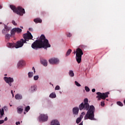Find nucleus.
<instances>
[{"instance_id":"f3484780","label":"nucleus","mask_w":125,"mask_h":125,"mask_svg":"<svg viewBox=\"0 0 125 125\" xmlns=\"http://www.w3.org/2000/svg\"><path fill=\"white\" fill-rule=\"evenodd\" d=\"M34 21L35 22V23H42V21L40 18H36L34 20Z\"/></svg>"},{"instance_id":"c756f323","label":"nucleus","mask_w":125,"mask_h":125,"mask_svg":"<svg viewBox=\"0 0 125 125\" xmlns=\"http://www.w3.org/2000/svg\"><path fill=\"white\" fill-rule=\"evenodd\" d=\"M29 110H30V106H26L25 109V111L27 112H29Z\"/></svg>"},{"instance_id":"6ab92c4d","label":"nucleus","mask_w":125,"mask_h":125,"mask_svg":"<svg viewBox=\"0 0 125 125\" xmlns=\"http://www.w3.org/2000/svg\"><path fill=\"white\" fill-rule=\"evenodd\" d=\"M16 33V29L13 28L11 31V36H13L14 35H15V33Z\"/></svg>"},{"instance_id":"2f4dec72","label":"nucleus","mask_w":125,"mask_h":125,"mask_svg":"<svg viewBox=\"0 0 125 125\" xmlns=\"http://www.w3.org/2000/svg\"><path fill=\"white\" fill-rule=\"evenodd\" d=\"M75 83L77 86H81V84H80L78 82L75 81Z\"/></svg>"},{"instance_id":"c03bdc74","label":"nucleus","mask_w":125,"mask_h":125,"mask_svg":"<svg viewBox=\"0 0 125 125\" xmlns=\"http://www.w3.org/2000/svg\"><path fill=\"white\" fill-rule=\"evenodd\" d=\"M1 8H2V6L0 5V9H1Z\"/></svg>"},{"instance_id":"72a5a7b5","label":"nucleus","mask_w":125,"mask_h":125,"mask_svg":"<svg viewBox=\"0 0 125 125\" xmlns=\"http://www.w3.org/2000/svg\"><path fill=\"white\" fill-rule=\"evenodd\" d=\"M101 105L102 107H104V106H105V103H104V101L101 102Z\"/></svg>"},{"instance_id":"412c9836","label":"nucleus","mask_w":125,"mask_h":125,"mask_svg":"<svg viewBox=\"0 0 125 125\" xmlns=\"http://www.w3.org/2000/svg\"><path fill=\"white\" fill-rule=\"evenodd\" d=\"M71 52H72V49H68L66 53V55H65L66 56H69V55L71 54Z\"/></svg>"},{"instance_id":"e433bc0d","label":"nucleus","mask_w":125,"mask_h":125,"mask_svg":"<svg viewBox=\"0 0 125 125\" xmlns=\"http://www.w3.org/2000/svg\"><path fill=\"white\" fill-rule=\"evenodd\" d=\"M4 123V120H0V125H1V124H3Z\"/></svg>"},{"instance_id":"6e6552de","label":"nucleus","mask_w":125,"mask_h":125,"mask_svg":"<svg viewBox=\"0 0 125 125\" xmlns=\"http://www.w3.org/2000/svg\"><path fill=\"white\" fill-rule=\"evenodd\" d=\"M48 119V117L47 116V115L41 114L39 116L40 122H46Z\"/></svg>"},{"instance_id":"a18cd8bd","label":"nucleus","mask_w":125,"mask_h":125,"mask_svg":"<svg viewBox=\"0 0 125 125\" xmlns=\"http://www.w3.org/2000/svg\"><path fill=\"white\" fill-rule=\"evenodd\" d=\"M79 125H83V122H82L81 123H80Z\"/></svg>"},{"instance_id":"3c124183","label":"nucleus","mask_w":125,"mask_h":125,"mask_svg":"<svg viewBox=\"0 0 125 125\" xmlns=\"http://www.w3.org/2000/svg\"><path fill=\"white\" fill-rule=\"evenodd\" d=\"M5 76H7V75H6V74H5Z\"/></svg>"},{"instance_id":"b1692460","label":"nucleus","mask_w":125,"mask_h":125,"mask_svg":"<svg viewBox=\"0 0 125 125\" xmlns=\"http://www.w3.org/2000/svg\"><path fill=\"white\" fill-rule=\"evenodd\" d=\"M117 104L118 106H120L121 107H123V106H124V104L121 102H117Z\"/></svg>"},{"instance_id":"473e14b6","label":"nucleus","mask_w":125,"mask_h":125,"mask_svg":"<svg viewBox=\"0 0 125 125\" xmlns=\"http://www.w3.org/2000/svg\"><path fill=\"white\" fill-rule=\"evenodd\" d=\"M55 90H59L60 89V86L59 85H57L55 88Z\"/></svg>"},{"instance_id":"ddd939ff","label":"nucleus","mask_w":125,"mask_h":125,"mask_svg":"<svg viewBox=\"0 0 125 125\" xmlns=\"http://www.w3.org/2000/svg\"><path fill=\"white\" fill-rule=\"evenodd\" d=\"M51 125H60V123H59V121H58L57 120H55L51 122Z\"/></svg>"},{"instance_id":"7c9ffc66","label":"nucleus","mask_w":125,"mask_h":125,"mask_svg":"<svg viewBox=\"0 0 125 125\" xmlns=\"http://www.w3.org/2000/svg\"><path fill=\"white\" fill-rule=\"evenodd\" d=\"M39 75H37L35 76H34V81H38V80H39Z\"/></svg>"},{"instance_id":"0eeeda50","label":"nucleus","mask_w":125,"mask_h":125,"mask_svg":"<svg viewBox=\"0 0 125 125\" xmlns=\"http://www.w3.org/2000/svg\"><path fill=\"white\" fill-rule=\"evenodd\" d=\"M4 80L7 83H8L10 86H11V85H12V83H13V82H14L13 78L11 77H4Z\"/></svg>"},{"instance_id":"4c0bfd02","label":"nucleus","mask_w":125,"mask_h":125,"mask_svg":"<svg viewBox=\"0 0 125 125\" xmlns=\"http://www.w3.org/2000/svg\"><path fill=\"white\" fill-rule=\"evenodd\" d=\"M16 125H20V122H17L16 123Z\"/></svg>"},{"instance_id":"20e7f679","label":"nucleus","mask_w":125,"mask_h":125,"mask_svg":"<svg viewBox=\"0 0 125 125\" xmlns=\"http://www.w3.org/2000/svg\"><path fill=\"white\" fill-rule=\"evenodd\" d=\"M10 8L15 13L18 14V15H20L21 16H23V14H25V9L22 8L21 6H18L16 8L14 5H10Z\"/></svg>"},{"instance_id":"a211bd4d","label":"nucleus","mask_w":125,"mask_h":125,"mask_svg":"<svg viewBox=\"0 0 125 125\" xmlns=\"http://www.w3.org/2000/svg\"><path fill=\"white\" fill-rule=\"evenodd\" d=\"M11 35L9 34H6L5 36V39L7 40V41H9L10 40V38H11Z\"/></svg>"},{"instance_id":"aec40b11","label":"nucleus","mask_w":125,"mask_h":125,"mask_svg":"<svg viewBox=\"0 0 125 125\" xmlns=\"http://www.w3.org/2000/svg\"><path fill=\"white\" fill-rule=\"evenodd\" d=\"M49 97H50V98H56V94H55V93H52L49 95Z\"/></svg>"},{"instance_id":"dca6fc26","label":"nucleus","mask_w":125,"mask_h":125,"mask_svg":"<svg viewBox=\"0 0 125 125\" xmlns=\"http://www.w3.org/2000/svg\"><path fill=\"white\" fill-rule=\"evenodd\" d=\"M24 64V62L23 60L20 61L18 63V66L22 67V66H23Z\"/></svg>"},{"instance_id":"2eb2a0df","label":"nucleus","mask_w":125,"mask_h":125,"mask_svg":"<svg viewBox=\"0 0 125 125\" xmlns=\"http://www.w3.org/2000/svg\"><path fill=\"white\" fill-rule=\"evenodd\" d=\"M23 97H22V95H21L20 94H17L15 95V98L17 99V100H20L22 99Z\"/></svg>"},{"instance_id":"8fccbe9b","label":"nucleus","mask_w":125,"mask_h":125,"mask_svg":"<svg viewBox=\"0 0 125 125\" xmlns=\"http://www.w3.org/2000/svg\"><path fill=\"white\" fill-rule=\"evenodd\" d=\"M21 28L22 29H23V27H21Z\"/></svg>"},{"instance_id":"ea45409f","label":"nucleus","mask_w":125,"mask_h":125,"mask_svg":"<svg viewBox=\"0 0 125 125\" xmlns=\"http://www.w3.org/2000/svg\"><path fill=\"white\" fill-rule=\"evenodd\" d=\"M92 92H95V88L92 89Z\"/></svg>"},{"instance_id":"f257e3e1","label":"nucleus","mask_w":125,"mask_h":125,"mask_svg":"<svg viewBox=\"0 0 125 125\" xmlns=\"http://www.w3.org/2000/svg\"><path fill=\"white\" fill-rule=\"evenodd\" d=\"M84 103H81L79 105V110H86L87 111L85 114L84 119V120H90L91 121H95L94 113L95 112V107L93 105L89 106L88 104V99L85 98L83 100Z\"/></svg>"},{"instance_id":"f704fd0d","label":"nucleus","mask_w":125,"mask_h":125,"mask_svg":"<svg viewBox=\"0 0 125 125\" xmlns=\"http://www.w3.org/2000/svg\"><path fill=\"white\" fill-rule=\"evenodd\" d=\"M67 37H68V38H71V37H72V34H71L70 33H67Z\"/></svg>"},{"instance_id":"393cba45","label":"nucleus","mask_w":125,"mask_h":125,"mask_svg":"<svg viewBox=\"0 0 125 125\" xmlns=\"http://www.w3.org/2000/svg\"><path fill=\"white\" fill-rule=\"evenodd\" d=\"M84 115H85V112H82L79 118L80 119H81V120H82V119H83V116H84Z\"/></svg>"},{"instance_id":"1a4fd4ad","label":"nucleus","mask_w":125,"mask_h":125,"mask_svg":"<svg viewBox=\"0 0 125 125\" xmlns=\"http://www.w3.org/2000/svg\"><path fill=\"white\" fill-rule=\"evenodd\" d=\"M49 62L52 65H54V64H58V63H59V60L55 58H52L49 60Z\"/></svg>"},{"instance_id":"de8ad7c7","label":"nucleus","mask_w":125,"mask_h":125,"mask_svg":"<svg viewBox=\"0 0 125 125\" xmlns=\"http://www.w3.org/2000/svg\"><path fill=\"white\" fill-rule=\"evenodd\" d=\"M74 54H76V52H74Z\"/></svg>"},{"instance_id":"c85d7f7f","label":"nucleus","mask_w":125,"mask_h":125,"mask_svg":"<svg viewBox=\"0 0 125 125\" xmlns=\"http://www.w3.org/2000/svg\"><path fill=\"white\" fill-rule=\"evenodd\" d=\"M85 90L87 92H89V91H90V89H89V88L88 86H85Z\"/></svg>"},{"instance_id":"39448f33","label":"nucleus","mask_w":125,"mask_h":125,"mask_svg":"<svg viewBox=\"0 0 125 125\" xmlns=\"http://www.w3.org/2000/svg\"><path fill=\"white\" fill-rule=\"evenodd\" d=\"M76 60L78 64H80L82 62V56L83 55V50L80 48H78L76 49Z\"/></svg>"},{"instance_id":"a878e982","label":"nucleus","mask_w":125,"mask_h":125,"mask_svg":"<svg viewBox=\"0 0 125 125\" xmlns=\"http://www.w3.org/2000/svg\"><path fill=\"white\" fill-rule=\"evenodd\" d=\"M23 110V108H19L18 109V112L19 113V114H21Z\"/></svg>"},{"instance_id":"7ed1b4c3","label":"nucleus","mask_w":125,"mask_h":125,"mask_svg":"<svg viewBox=\"0 0 125 125\" xmlns=\"http://www.w3.org/2000/svg\"><path fill=\"white\" fill-rule=\"evenodd\" d=\"M51 45L48 42V40L45 38V36L42 34L38 40L35 41L31 45V47L33 49L37 48H45L46 49L48 47H50Z\"/></svg>"},{"instance_id":"cd10ccee","label":"nucleus","mask_w":125,"mask_h":125,"mask_svg":"<svg viewBox=\"0 0 125 125\" xmlns=\"http://www.w3.org/2000/svg\"><path fill=\"white\" fill-rule=\"evenodd\" d=\"M34 76V73L33 72H29L28 73V77L32 78Z\"/></svg>"},{"instance_id":"603ef678","label":"nucleus","mask_w":125,"mask_h":125,"mask_svg":"<svg viewBox=\"0 0 125 125\" xmlns=\"http://www.w3.org/2000/svg\"><path fill=\"white\" fill-rule=\"evenodd\" d=\"M0 24H1V22H0Z\"/></svg>"},{"instance_id":"9d476101","label":"nucleus","mask_w":125,"mask_h":125,"mask_svg":"<svg viewBox=\"0 0 125 125\" xmlns=\"http://www.w3.org/2000/svg\"><path fill=\"white\" fill-rule=\"evenodd\" d=\"M10 31V27L4 25V29L2 31V33L3 35L7 34Z\"/></svg>"},{"instance_id":"f8f14e48","label":"nucleus","mask_w":125,"mask_h":125,"mask_svg":"<svg viewBox=\"0 0 125 125\" xmlns=\"http://www.w3.org/2000/svg\"><path fill=\"white\" fill-rule=\"evenodd\" d=\"M41 63L43 65V66H45V67H46L47 66V61L46 60H44L43 59H41Z\"/></svg>"},{"instance_id":"5701e85b","label":"nucleus","mask_w":125,"mask_h":125,"mask_svg":"<svg viewBox=\"0 0 125 125\" xmlns=\"http://www.w3.org/2000/svg\"><path fill=\"white\" fill-rule=\"evenodd\" d=\"M16 29V32H17V33H21V32H22V29H21L20 28H15Z\"/></svg>"},{"instance_id":"bb28decb","label":"nucleus","mask_w":125,"mask_h":125,"mask_svg":"<svg viewBox=\"0 0 125 125\" xmlns=\"http://www.w3.org/2000/svg\"><path fill=\"white\" fill-rule=\"evenodd\" d=\"M82 122V119L80 118H78L76 120V123L80 124Z\"/></svg>"},{"instance_id":"4468645a","label":"nucleus","mask_w":125,"mask_h":125,"mask_svg":"<svg viewBox=\"0 0 125 125\" xmlns=\"http://www.w3.org/2000/svg\"><path fill=\"white\" fill-rule=\"evenodd\" d=\"M79 108L78 107H74L73 109V113L74 115H78L79 114Z\"/></svg>"},{"instance_id":"f03ea898","label":"nucleus","mask_w":125,"mask_h":125,"mask_svg":"<svg viewBox=\"0 0 125 125\" xmlns=\"http://www.w3.org/2000/svg\"><path fill=\"white\" fill-rule=\"evenodd\" d=\"M23 39H21L16 43H8L7 46L9 48H20L24 45V43H27V42H29V40H32L33 39V35L30 33V31H27V33L23 35Z\"/></svg>"},{"instance_id":"4be33fe9","label":"nucleus","mask_w":125,"mask_h":125,"mask_svg":"<svg viewBox=\"0 0 125 125\" xmlns=\"http://www.w3.org/2000/svg\"><path fill=\"white\" fill-rule=\"evenodd\" d=\"M69 75L70 77H74V76H75V74H74V72L72 70L69 71Z\"/></svg>"},{"instance_id":"49530a36","label":"nucleus","mask_w":125,"mask_h":125,"mask_svg":"<svg viewBox=\"0 0 125 125\" xmlns=\"http://www.w3.org/2000/svg\"><path fill=\"white\" fill-rule=\"evenodd\" d=\"M12 95H13V97H14V95L13 94H12Z\"/></svg>"},{"instance_id":"58836bf2","label":"nucleus","mask_w":125,"mask_h":125,"mask_svg":"<svg viewBox=\"0 0 125 125\" xmlns=\"http://www.w3.org/2000/svg\"><path fill=\"white\" fill-rule=\"evenodd\" d=\"M32 70H34V73H36V70L35 69V67H32Z\"/></svg>"},{"instance_id":"9b49d317","label":"nucleus","mask_w":125,"mask_h":125,"mask_svg":"<svg viewBox=\"0 0 125 125\" xmlns=\"http://www.w3.org/2000/svg\"><path fill=\"white\" fill-rule=\"evenodd\" d=\"M37 90V85H32L29 88V92H31V93H33V92H34V91H36Z\"/></svg>"},{"instance_id":"c9c22d12","label":"nucleus","mask_w":125,"mask_h":125,"mask_svg":"<svg viewBox=\"0 0 125 125\" xmlns=\"http://www.w3.org/2000/svg\"><path fill=\"white\" fill-rule=\"evenodd\" d=\"M12 23L14 25V26H16L17 25V23L14 21H12Z\"/></svg>"},{"instance_id":"09e8293b","label":"nucleus","mask_w":125,"mask_h":125,"mask_svg":"<svg viewBox=\"0 0 125 125\" xmlns=\"http://www.w3.org/2000/svg\"><path fill=\"white\" fill-rule=\"evenodd\" d=\"M24 114H26V112H24Z\"/></svg>"},{"instance_id":"423d86ee","label":"nucleus","mask_w":125,"mask_h":125,"mask_svg":"<svg viewBox=\"0 0 125 125\" xmlns=\"http://www.w3.org/2000/svg\"><path fill=\"white\" fill-rule=\"evenodd\" d=\"M96 94L98 95L97 96L96 98H98V100L100 101L101 99H103V100H105L107 97H108V94H109L108 92L105 93H100V92H98Z\"/></svg>"},{"instance_id":"a19ab883","label":"nucleus","mask_w":125,"mask_h":125,"mask_svg":"<svg viewBox=\"0 0 125 125\" xmlns=\"http://www.w3.org/2000/svg\"><path fill=\"white\" fill-rule=\"evenodd\" d=\"M29 31H33V28H29Z\"/></svg>"},{"instance_id":"79ce46f5","label":"nucleus","mask_w":125,"mask_h":125,"mask_svg":"<svg viewBox=\"0 0 125 125\" xmlns=\"http://www.w3.org/2000/svg\"><path fill=\"white\" fill-rule=\"evenodd\" d=\"M7 120H8L7 117H5L4 119V121H7Z\"/></svg>"},{"instance_id":"37998d69","label":"nucleus","mask_w":125,"mask_h":125,"mask_svg":"<svg viewBox=\"0 0 125 125\" xmlns=\"http://www.w3.org/2000/svg\"><path fill=\"white\" fill-rule=\"evenodd\" d=\"M11 93L12 94H13V90H11Z\"/></svg>"}]
</instances>
